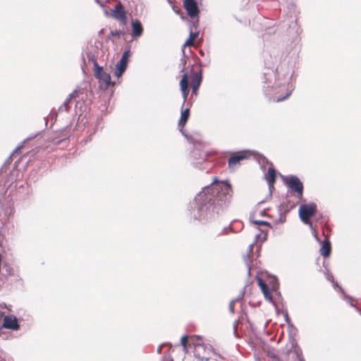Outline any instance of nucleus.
<instances>
[{
	"label": "nucleus",
	"mask_w": 361,
	"mask_h": 361,
	"mask_svg": "<svg viewBox=\"0 0 361 361\" xmlns=\"http://www.w3.org/2000/svg\"><path fill=\"white\" fill-rule=\"evenodd\" d=\"M232 195L233 189L229 182L219 181L215 178L190 203V215L202 222L214 219L220 211L229 205Z\"/></svg>",
	"instance_id": "f257e3e1"
},
{
	"label": "nucleus",
	"mask_w": 361,
	"mask_h": 361,
	"mask_svg": "<svg viewBox=\"0 0 361 361\" xmlns=\"http://www.w3.org/2000/svg\"><path fill=\"white\" fill-rule=\"evenodd\" d=\"M292 75V68L288 66H281L276 69V73H274L273 71L270 73H265L263 89L266 96L276 102L283 101L288 98L293 90L292 85L284 96L273 97V95L279 92V89L288 83Z\"/></svg>",
	"instance_id": "f03ea898"
},
{
	"label": "nucleus",
	"mask_w": 361,
	"mask_h": 361,
	"mask_svg": "<svg viewBox=\"0 0 361 361\" xmlns=\"http://www.w3.org/2000/svg\"><path fill=\"white\" fill-rule=\"evenodd\" d=\"M190 340L194 345V355L200 361H208L211 360L213 355L212 348L210 345L205 344L203 338L200 336H192Z\"/></svg>",
	"instance_id": "7ed1b4c3"
},
{
	"label": "nucleus",
	"mask_w": 361,
	"mask_h": 361,
	"mask_svg": "<svg viewBox=\"0 0 361 361\" xmlns=\"http://www.w3.org/2000/svg\"><path fill=\"white\" fill-rule=\"evenodd\" d=\"M317 211V204L314 202L309 204H300L298 209V214L300 220L306 225H308L311 230L314 232L313 228L312 222L310 218L313 216Z\"/></svg>",
	"instance_id": "20e7f679"
},
{
	"label": "nucleus",
	"mask_w": 361,
	"mask_h": 361,
	"mask_svg": "<svg viewBox=\"0 0 361 361\" xmlns=\"http://www.w3.org/2000/svg\"><path fill=\"white\" fill-rule=\"evenodd\" d=\"M284 184L296 193V196L301 199L303 195L304 186L299 178L294 175L281 176Z\"/></svg>",
	"instance_id": "39448f33"
},
{
	"label": "nucleus",
	"mask_w": 361,
	"mask_h": 361,
	"mask_svg": "<svg viewBox=\"0 0 361 361\" xmlns=\"http://www.w3.org/2000/svg\"><path fill=\"white\" fill-rule=\"evenodd\" d=\"M94 75L99 82V88L106 90L111 84V76L108 73L104 71L103 68L99 66L95 61L94 63Z\"/></svg>",
	"instance_id": "423d86ee"
},
{
	"label": "nucleus",
	"mask_w": 361,
	"mask_h": 361,
	"mask_svg": "<svg viewBox=\"0 0 361 361\" xmlns=\"http://www.w3.org/2000/svg\"><path fill=\"white\" fill-rule=\"evenodd\" d=\"M111 16L119 20L121 23L126 24L127 23V16L124 7L121 2H118L111 10Z\"/></svg>",
	"instance_id": "0eeeda50"
},
{
	"label": "nucleus",
	"mask_w": 361,
	"mask_h": 361,
	"mask_svg": "<svg viewBox=\"0 0 361 361\" xmlns=\"http://www.w3.org/2000/svg\"><path fill=\"white\" fill-rule=\"evenodd\" d=\"M183 6L188 15L190 18H194L198 16L200 10L195 0H184Z\"/></svg>",
	"instance_id": "6e6552de"
},
{
	"label": "nucleus",
	"mask_w": 361,
	"mask_h": 361,
	"mask_svg": "<svg viewBox=\"0 0 361 361\" xmlns=\"http://www.w3.org/2000/svg\"><path fill=\"white\" fill-rule=\"evenodd\" d=\"M2 327L11 330H18L20 326L18 324V319L16 317L6 316L4 319L3 324L0 326V329Z\"/></svg>",
	"instance_id": "1a4fd4ad"
},
{
	"label": "nucleus",
	"mask_w": 361,
	"mask_h": 361,
	"mask_svg": "<svg viewBox=\"0 0 361 361\" xmlns=\"http://www.w3.org/2000/svg\"><path fill=\"white\" fill-rule=\"evenodd\" d=\"M180 87L182 92V96L183 99V104L184 105L189 93V89H188V78L187 73H184L182 76V78L180 81Z\"/></svg>",
	"instance_id": "9d476101"
},
{
	"label": "nucleus",
	"mask_w": 361,
	"mask_h": 361,
	"mask_svg": "<svg viewBox=\"0 0 361 361\" xmlns=\"http://www.w3.org/2000/svg\"><path fill=\"white\" fill-rule=\"evenodd\" d=\"M194 157L193 164L195 167H199V164H202L207 160V153L205 152H199L198 150H194L192 152Z\"/></svg>",
	"instance_id": "9b49d317"
},
{
	"label": "nucleus",
	"mask_w": 361,
	"mask_h": 361,
	"mask_svg": "<svg viewBox=\"0 0 361 361\" xmlns=\"http://www.w3.org/2000/svg\"><path fill=\"white\" fill-rule=\"evenodd\" d=\"M132 25V37L137 38L140 37L143 32L142 25L139 20H133Z\"/></svg>",
	"instance_id": "f8f14e48"
},
{
	"label": "nucleus",
	"mask_w": 361,
	"mask_h": 361,
	"mask_svg": "<svg viewBox=\"0 0 361 361\" xmlns=\"http://www.w3.org/2000/svg\"><path fill=\"white\" fill-rule=\"evenodd\" d=\"M246 158L247 157L244 154H238L231 157L228 159V167L231 169H234L240 164L241 160H243Z\"/></svg>",
	"instance_id": "ddd939ff"
},
{
	"label": "nucleus",
	"mask_w": 361,
	"mask_h": 361,
	"mask_svg": "<svg viewBox=\"0 0 361 361\" xmlns=\"http://www.w3.org/2000/svg\"><path fill=\"white\" fill-rule=\"evenodd\" d=\"M189 116H190V110L188 108H187L185 110L182 111L180 118V120L178 122V126L180 128V131L185 137H186V135L183 133V128L184 126L185 125L186 122L188 121Z\"/></svg>",
	"instance_id": "4468645a"
},
{
	"label": "nucleus",
	"mask_w": 361,
	"mask_h": 361,
	"mask_svg": "<svg viewBox=\"0 0 361 361\" xmlns=\"http://www.w3.org/2000/svg\"><path fill=\"white\" fill-rule=\"evenodd\" d=\"M77 91L75 90L73 92L69 94L68 97L65 100V102L61 104L59 107V111H68L69 110V104L72 102L73 99H75L77 96Z\"/></svg>",
	"instance_id": "2eb2a0df"
},
{
	"label": "nucleus",
	"mask_w": 361,
	"mask_h": 361,
	"mask_svg": "<svg viewBox=\"0 0 361 361\" xmlns=\"http://www.w3.org/2000/svg\"><path fill=\"white\" fill-rule=\"evenodd\" d=\"M258 285L260 287L264 295V298L269 300V301H271L272 300V296H271V294L269 290V288L267 286V285L266 284V283L261 279H258Z\"/></svg>",
	"instance_id": "dca6fc26"
},
{
	"label": "nucleus",
	"mask_w": 361,
	"mask_h": 361,
	"mask_svg": "<svg viewBox=\"0 0 361 361\" xmlns=\"http://www.w3.org/2000/svg\"><path fill=\"white\" fill-rule=\"evenodd\" d=\"M127 64L128 63H126V61H123L121 60H119L116 64L114 74L118 78H120L122 75V74L125 72L127 68Z\"/></svg>",
	"instance_id": "f3484780"
},
{
	"label": "nucleus",
	"mask_w": 361,
	"mask_h": 361,
	"mask_svg": "<svg viewBox=\"0 0 361 361\" xmlns=\"http://www.w3.org/2000/svg\"><path fill=\"white\" fill-rule=\"evenodd\" d=\"M202 82L201 73H195L192 78V94H196Z\"/></svg>",
	"instance_id": "a211bd4d"
},
{
	"label": "nucleus",
	"mask_w": 361,
	"mask_h": 361,
	"mask_svg": "<svg viewBox=\"0 0 361 361\" xmlns=\"http://www.w3.org/2000/svg\"><path fill=\"white\" fill-rule=\"evenodd\" d=\"M266 179L267 180L269 186H273L276 181V171L274 168H269L268 173L266 174Z\"/></svg>",
	"instance_id": "6ab92c4d"
},
{
	"label": "nucleus",
	"mask_w": 361,
	"mask_h": 361,
	"mask_svg": "<svg viewBox=\"0 0 361 361\" xmlns=\"http://www.w3.org/2000/svg\"><path fill=\"white\" fill-rule=\"evenodd\" d=\"M320 255L324 257H328L331 253V244L329 241L324 240L323 242L322 246L319 250Z\"/></svg>",
	"instance_id": "aec40b11"
},
{
	"label": "nucleus",
	"mask_w": 361,
	"mask_h": 361,
	"mask_svg": "<svg viewBox=\"0 0 361 361\" xmlns=\"http://www.w3.org/2000/svg\"><path fill=\"white\" fill-rule=\"evenodd\" d=\"M131 54V52H130V50L129 48L126 49L123 55H122V57L120 60L123 61H126V63H128V57L130 56Z\"/></svg>",
	"instance_id": "412c9836"
},
{
	"label": "nucleus",
	"mask_w": 361,
	"mask_h": 361,
	"mask_svg": "<svg viewBox=\"0 0 361 361\" xmlns=\"http://www.w3.org/2000/svg\"><path fill=\"white\" fill-rule=\"evenodd\" d=\"M244 260H245L246 267L247 268V274H248V275H250V270H251V265H250V264H251V261L250 259V256L249 255L245 256L244 257Z\"/></svg>",
	"instance_id": "4be33fe9"
},
{
	"label": "nucleus",
	"mask_w": 361,
	"mask_h": 361,
	"mask_svg": "<svg viewBox=\"0 0 361 361\" xmlns=\"http://www.w3.org/2000/svg\"><path fill=\"white\" fill-rule=\"evenodd\" d=\"M295 354L298 361H300L301 360H305L302 356V350L300 348L295 349Z\"/></svg>",
	"instance_id": "5701e85b"
},
{
	"label": "nucleus",
	"mask_w": 361,
	"mask_h": 361,
	"mask_svg": "<svg viewBox=\"0 0 361 361\" xmlns=\"http://www.w3.org/2000/svg\"><path fill=\"white\" fill-rule=\"evenodd\" d=\"M242 298V296L241 297H239L237 299H235V300H232L231 302H230V304H229V310L231 313H234V304L238 301L239 300H240Z\"/></svg>",
	"instance_id": "b1692460"
},
{
	"label": "nucleus",
	"mask_w": 361,
	"mask_h": 361,
	"mask_svg": "<svg viewBox=\"0 0 361 361\" xmlns=\"http://www.w3.org/2000/svg\"><path fill=\"white\" fill-rule=\"evenodd\" d=\"M22 148V145L18 146L16 147V149L13 151V152L9 156V157L7 159L6 163H9L12 160V157L16 154L18 153L20 149Z\"/></svg>",
	"instance_id": "393cba45"
},
{
	"label": "nucleus",
	"mask_w": 361,
	"mask_h": 361,
	"mask_svg": "<svg viewBox=\"0 0 361 361\" xmlns=\"http://www.w3.org/2000/svg\"><path fill=\"white\" fill-rule=\"evenodd\" d=\"M253 223L256 225H265L271 227V225L269 222L265 221H261V220H255L253 221Z\"/></svg>",
	"instance_id": "a878e982"
},
{
	"label": "nucleus",
	"mask_w": 361,
	"mask_h": 361,
	"mask_svg": "<svg viewBox=\"0 0 361 361\" xmlns=\"http://www.w3.org/2000/svg\"><path fill=\"white\" fill-rule=\"evenodd\" d=\"M192 44H193V41H192L191 39H190V38H188V39L185 41V43H184V44H183V55H184V56H185V51H184V49H185L186 47H188V46L189 47V46L192 45Z\"/></svg>",
	"instance_id": "bb28decb"
},
{
	"label": "nucleus",
	"mask_w": 361,
	"mask_h": 361,
	"mask_svg": "<svg viewBox=\"0 0 361 361\" xmlns=\"http://www.w3.org/2000/svg\"><path fill=\"white\" fill-rule=\"evenodd\" d=\"M188 336H183L180 338V343L183 345V348H185V345H187V341H188Z\"/></svg>",
	"instance_id": "cd10ccee"
},
{
	"label": "nucleus",
	"mask_w": 361,
	"mask_h": 361,
	"mask_svg": "<svg viewBox=\"0 0 361 361\" xmlns=\"http://www.w3.org/2000/svg\"><path fill=\"white\" fill-rule=\"evenodd\" d=\"M123 34V31H122V30L111 31V33H110L111 37L120 36V35H121Z\"/></svg>",
	"instance_id": "c85d7f7f"
},
{
	"label": "nucleus",
	"mask_w": 361,
	"mask_h": 361,
	"mask_svg": "<svg viewBox=\"0 0 361 361\" xmlns=\"http://www.w3.org/2000/svg\"><path fill=\"white\" fill-rule=\"evenodd\" d=\"M198 36V32H192V31L190 33L189 38L191 39L192 41Z\"/></svg>",
	"instance_id": "c756f323"
},
{
	"label": "nucleus",
	"mask_w": 361,
	"mask_h": 361,
	"mask_svg": "<svg viewBox=\"0 0 361 361\" xmlns=\"http://www.w3.org/2000/svg\"><path fill=\"white\" fill-rule=\"evenodd\" d=\"M327 279H328L329 281H331L333 283V284H334V286H338V284L334 281V279L333 276H327Z\"/></svg>",
	"instance_id": "7c9ffc66"
},
{
	"label": "nucleus",
	"mask_w": 361,
	"mask_h": 361,
	"mask_svg": "<svg viewBox=\"0 0 361 361\" xmlns=\"http://www.w3.org/2000/svg\"><path fill=\"white\" fill-rule=\"evenodd\" d=\"M261 231L264 234V240H265L267 238V233H268V229L262 230Z\"/></svg>",
	"instance_id": "2f4dec72"
},
{
	"label": "nucleus",
	"mask_w": 361,
	"mask_h": 361,
	"mask_svg": "<svg viewBox=\"0 0 361 361\" xmlns=\"http://www.w3.org/2000/svg\"><path fill=\"white\" fill-rule=\"evenodd\" d=\"M102 7L104 6V4L100 0H94Z\"/></svg>",
	"instance_id": "473e14b6"
},
{
	"label": "nucleus",
	"mask_w": 361,
	"mask_h": 361,
	"mask_svg": "<svg viewBox=\"0 0 361 361\" xmlns=\"http://www.w3.org/2000/svg\"><path fill=\"white\" fill-rule=\"evenodd\" d=\"M284 317H285V319H286V322H288L289 318H288V313H287V312H286V313H285Z\"/></svg>",
	"instance_id": "72a5a7b5"
},
{
	"label": "nucleus",
	"mask_w": 361,
	"mask_h": 361,
	"mask_svg": "<svg viewBox=\"0 0 361 361\" xmlns=\"http://www.w3.org/2000/svg\"><path fill=\"white\" fill-rule=\"evenodd\" d=\"M249 250H250V252H252V245H250L249 246Z\"/></svg>",
	"instance_id": "f704fd0d"
},
{
	"label": "nucleus",
	"mask_w": 361,
	"mask_h": 361,
	"mask_svg": "<svg viewBox=\"0 0 361 361\" xmlns=\"http://www.w3.org/2000/svg\"><path fill=\"white\" fill-rule=\"evenodd\" d=\"M183 351L186 353H188V348H187V345H185V348H183Z\"/></svg>",
	"instance_id": "c9c22d12"
},
{
	"label": "nucleus",
	"mask_w": 361,
	"mask_h": 361,
	"mask_svg": "<svg viewBox=\"0 0 361 361\" xmlns=\"http://www.w3.org/2000/svg\"><path fill=\"white\" fill-rule=\"evenodd\" d=\"M200 54H201L202 56H203V55H204V53H203V51H202V50L200 51Z\"/></svg>",
	"instance_id": "e433bc0d"
},
{
	"label": "nucleus",
	"mask_w": 361,
	"mask_h": 361,
	"mask_svg": "<svg viewBox=\"0 0 361 361\" xmlns=\"http://www.w3.org/2000/svg\"><path fill=\"white\" fill-rule=\"evenodd\" d=\"M78 102L75 104V108H78Z\"/></svg>",
	"instance_id": "4c0bfd02"
},
{
	"label": "nucleus",
	"mask_w": 361,
	"mask_h": 361,
	"mask_svg": "<svg viewBox=\"0 0 361 361\" xmlns=\"http://www.w3.org/2000/svg\"><path fill=\"white\" fill-rule=\"evenodd\" d=\"M300 361H305V360H301Z\"/></svg>",
	"instance_id": "58836bf2"
}]
</instances>
